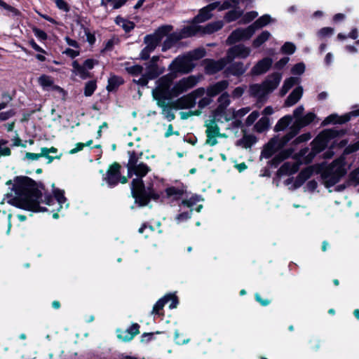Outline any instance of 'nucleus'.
<instances>
[{"label":"nucleus","instance_id":"obj_35","mask_svg":"<svg viewBox=\"0 0 359 359\" xmlns=\"http://www.w3.org/2000/svg\"><path fill=\"white\" fill-rule=\"evenodd\" d=\"M115 22L121 27L125 32H128L134 28V23L123 18L118 16L115 19Z\"/></svg>","mask_w":359,"mask_h":359},{"label":"nucleus","instance_id":"obj_38","mask_svg":"<svg viewBox=\"0 0 359 359\" xmlns=\"http://www.w3.org/2000/svg\"><path fill=\"white\" fill-rule=\"evenodd\" d=\"M287 157L288 155L285 152H280L275 155L271 160L269 161V164L272 168H277Z\"/></svg>","mask_w":359,"mask_h":359},{"label":"nucleus","instance_id":"obj_4","mask_svg":"<svg viewBox=\"0 0 359 359\" xmlns=\"http://www.w3.org/2000/svg\"><path fill=\"white\" fill-rule=\"evenodd\" d=\"M247 39V32L245 29H236L229 36L226 43L229 45L238 43L227 53V62H231L236 57H245L247 52L244 42Z\"/></svg>","mask_w":359,"mask_h":359},{"label":"nucleus","instance_id":"obj_49","mask_svg":"<svg viewBox=\"0 0 359 359\" xmlns=\"http://www.w3.org/2000/svg\"><path fill=\"white\" fill-rule=\"evenodd\" d=\"M359 150V140L346 146L344 150V155H349Z\"/></svg>","mask_w":359,"mask_h":359},{"label":"nucleus","instance_id":"obj_5","mask_svg":"<svg viewBox=\"0 0 359 359\" xmlns=\"http://www.w3.org/2000/svg\"><path fill=\"white\" fill-rule=\"evenodd\" d=\"M338 160H334L330 165H318L316 173H320L326 188L334 186L346 174V170L343 166H339L336 169L334 166Z\"/></svg>","mask_w":359,"mask_h":359},{"label":"nucleus","instance_id":"obj_14","mask_svg":"<svg viewBox=\"0 0 359 359\" xmlns=\"http://www.w3.org/2000/svg\"><path fill=\"white\" fill-rule=\"evenodd\" d=\"M46 203L49 205H53L55 204H57L56 208H53L50 212H59L60 210H62L64 206L67 209L69 206V204L67 203V199L64 196V192L59 189H55L54 191V198L51 196H46Z\"/></svg>","mask_w":359,"mask_h":359},{"label":"nucleus","instance_id":"obj_55","mask_svg":"<svg viewBox=\"0 0 359 359\" xmlns=\"http://www.w3.org/2000/svg\"><path fill=\"white\" fill-rule=\"evenodd\" d=\"M92 143H93L92 140H89L85 144L81 143V142L77 143L76 144L75 147L70 150L69 154H76V153L83 150L85 147L90 146L92 144Z\"/></svg>","mask_w":359,"mask_h":359},{"label":"nucleus","instance_id":"obj_2","mask_svg":"<svg viewBox=\"0 0 359 359\" xmlns=\"http://www.w3.org/2000/svg\"><path fill=\"white\" fill-rule=\"evenodd\" d=\"M14 189L17 196L12 199V205L28 211H46V208L39 205L41 194L31 178L17 177L14 180Z\"/></svg>","mask_w":359,"mask_h":359},{"label":"nucleus","instance_id":"obj_45","mask_svg":"<svg viewBox=\"0 0 359 359\" xmlns=\"http://www.w3.org/2000/svg\"><path fill=\"white\" fill-rule=\"evenodd\" d=\"M8 141L6 140H0V158L1 156H9L11 154V149L6 147Z\"/></svg>","mask_w":359,"mask_h":359},{"label":"nucleus","instance_id":"obj_32","mask_svg":"<svg viewBox=\"0 0 359 359\" xmlns=\"http://www.w3.org/2000/svg\"><path fill=\"white\" fill-rule=\"evenodd\" d=\"M292 116L291 115H285L280 118L274 127L275 132H279L286 129L292 123Z\"/></svg>","mask_w":359,"mask_h":359},{"label":"nucleus","instance_id":"obj_47","mask_svg":"<svg viewBox=\"0 0 359 359\" xmlns=\"http://www.w3.org/2000/svg\"><path fill=\"white\" fill-rule=\"evenodd\" d=\"M96 82L90 81L86 83L84 88V94L86 96H90L93 94L96 89Z\"/></svg>","mask_w":359,"mask_h":359},{"label":"nucleus","instance_id":"obj_28","mask_svg":"<svg viewBox=\"0 0 359 359\" xmlns=\"http://www.w3.org/2000/svg\"><path fill=\"white\" fill-rule=\"evenodd\" d=\"M174 104L180 109L191 108L194 106V99L191 95H189L178 99Z\"/></svg>","mask_w":359,"mask_h":359},{"label":"nucleus","instance_id":"obj_18","mask_svg":"<svg viewBox=\"0 0 359 359\" xmlns=\"http://www.w3.org/2000/svg\"><path fill=\"white\" fill-rule=\"evenodd\" d=\"M273 60L269 57H264L259 60L257 63L252 68V75H261L268 72L271 67Z\"/></svg>","mask_w":359,"mask_h":359},{"label":"nucleus","instance_id":"obj_42","mask_svg":"<svg viewBox=\"0 0 359 359\" xmlns=\"http://www.w3.org/2000/svg\"><path fill=\"white\" fill-rule=\"evenodd\" d=\"M205 51L203 48H198L187 53L191 61L199 60L205 56Z\"/></svg>","mask_w":359,"mask_h":359},{"label":"nucleus","instance_id":"obj_64","mask_svg":"<svg viewBox=\"0 0 359 359\" xmlns=\"http://www.w3.org/2000/svg\"><path fill=\"white\" fill-rule=\"evenodd\" d=\"M56 6L61 11L67 12L69 10V7L66 1L64 0H55Z\"/></svg>","mask_w":359,"mask_h":359},{"label":"nucleus","instance_id":"obj_36","mask_svg":"<svg viewBox=\"0 0 359 359\" xmlns=\"http://www.w3.org/2000/svg\"><path fill=\"white\" fill-rule=\"evenodd\" d=\"M316 115L313 112H308L306 115L302 116L300 119H297L298 125L301 128L309 126L314 121Z\"/></svg>","mask_w":359,"mask_h":359},{"label":"nucleus","instance_id":"obj_59","mask_svg":"<svg viewBox=\"0 0 359 359\" xmlns=\"http://www.w3.org/2000/svg\"><path fill=\"white\" fill-rule=\"evenodd\" d=\"M288 57H283L274 64V69L277 70H282L289 62Z\"/></svg>","mask_w":359,"mask_h":359},{"label":"nucleus","instance_id":"obj_12","mask_svg":"<svg viewBox=\"0 0 359 359\" xmlns=\"http://www.w3.org/2000/svg\"><path fill=\"white\" fill-rule=\"evenodd\" d=\"M229 7L230 4L228 1L224 2L222 5L217 2L210 4L201 10L199 14L195 18V21L196 22L206 21L211 18V11L215 8H218L219 11H223L229 8Z\"/></svg>","mask_w":359,"mask_h":359},{"label":"nucleus","instance_id":"obj_16","mask_svg":"<svg viewBox=\"0 0 359 359\" xmlns=\"http://www.w3.org/2000/svg\"><path fill=\"white\" fill-rule=\"evenodd\" d=\"M283 147L284 145H280L278 137L274 136L264 146L261 156L264 158H270L278 149Z\"/></svg>","mask_w":359,"mask_h":359},{"label":"nucleus","instance_id":"obj_10","mask_svg":"<svg viewBox=\"0 0 359 359\" xmlns=\"http://www.w3.org/2000/svg\"><path fill=\"white\" fill-rule=\"evenodd\" d=\"M120 168V165L117 163H114L109 166L106 177H104V180L109 186H115L119 182L122 184L127 182V178L126 177H121Z\"/></svg>","mask_w":359,"mask_h":359},{"label":"nucleus","instance_id":"obj_11","mask_svg":"<svg viewBox=\"0 0 359 359\" xmlns=\"http://www.w3.org/2000/svg\"><path fill=\"white\" fill-rule=\"evenodd\" d=\"M357 116H359V109L352 110L342 116H339L337 114H332L323 121L322 126H327L329 124H344L348 122L352 117Z\"/></svg>","mask_w":359,"mask_h":359},{"label":"nucleus","instance_id":"obj_54","mask_svg":"<svg viewBox=\"0 0 359 359\" xmlns=\"http://www.w3.org/2000/svg\"><path fill=\"white\" fill-rule=\"evenodd\" d=\"M192 210L179 214L176 216L175 219L177 224L185 222L191 218Z\"/></svg>","mask_w":359,"mask_h":359},{"label":"nucleus","instance_id":"obj_8","mask_svg":"<svg viewBox=\"0 0 359 359\" xmlns=\"http://www.w3.org/2000/svg\"><path fill=\"white\" fill-rule=\"evenodd\" d=\"M194 63L191 61L187 54L179 56L170 65L169 69L171 72L169 74H172L175 79L176 73L187 74L194 69Z\"/></svg>","mask_w":359,"mask_h":359},{"label":"nucleus","instance_id":"obj_63","mask_svg":"<svg viewBox=\"0 0 359 359\" xmlns=\"http://www.w3.org/2000/svg\"><path fill=\"white\" fill-rule=\"evenodd\" d=\"M199 198L198 196H192L188 200H183L182 203L188 207L191 208L193 205H194L198 201H199Z\"/></svg>","mask_w":359,"mask_h":359},{"label":"nucleus","instance_id":"obj_7","mask_svg":"<svg viewBox=\"0 0 359 359\" xmlns=\"http://www.w3.org/2000/svg\"><path fill=\"white\" fill-rule=\"evenodd\" d=\"M282 79V74L273 72L264 81L262 84H253L250 86L252 94L257 97H264L272 93L278 86Z\"/></svg>","mask_w":359,"mask_h":359},{"label":"nucleus","instance_id":"obj_1","mask_svg":"<svg viewBox=\"0 0 359 359\" xmlns=\"http://www.w3.org/2000/svg\"><path fill=\"white\" fill-rule=\"evenodd\" d=\"M200 79V76L191 75L180 79L172 86L174 76L166 74L156 81V87L152 90V95L154 99L157 101V104L162 108L163 115L168 121L175 118V114L172 109L165 105V100L177 97L194 88Z\"/></svg>","mask_w":359,"mask_h":359},{"label":"nucleus","instance_id":"obj_21","mask_svg":"<svg viewBox=\"0 0 359 359\" xmlns=\"http://www.w3.org/2000/svg\"><path fill=\"white\" fill-rule=\"evenodd\" d=\"M299 163L285 162L278 170V175H290L298 172L299 169Z\"/></svg>","mask_w":359,"mask_h":359},{"label":"nucleus","instance_id":"obj_33","mask_svg":"<svg viewBox=\"0 0 359 359\" xmlns=\"http://www.w3.org/2000/svg\"><path fill=\"white\" fill-rule=\"evenodd\" d=\"M317 154H318L314 150L311 149V151H309L308 147L301 149L299 152V155L304 158L305 164L311 163Z\"/></svg>","mask_w":359,"mask_h":359},{"label":"nucleus","instance_id":"obj_61","mask_svg":"<svg viewBox=\"0 0 359 359\" xmlns=\"http://www.w3.org/2000/svg\"><path fill=\"white\" fill-rule=\"evenodd\" d=\"M161 72H155V73H149L148 75V78H146L144 76H142L139 79L138 81H135L137 83L145 86L148 83V79H154V77L157 76Z\"/></svg>","mask_w":359,"mask_h":359},{"label":"nucleus","instance_id":"obj_29","mask_svg":"<svg viewBox=\"0 0 359 359\" xmlns=\"http://www.w3.org/2000/svg\"><path fill=\"white\" fill-rule=\"evenodd\" d=\"M271 34L267 30L262 31L253 41L252 43V46L254 48H258L261 47L266 41H267Z\"/></svg>","mask_w":359,"mask_h":359},{"label":"nucleus","instance_id":"obj_26","mask_svg":"<svg viewBox=\"0 0 359 359\" xmlns=\"http://www.w3.org/2000/svg\"><path fill=\"white\" fill-rule=\"evenodd\" d=\"M39 83L40 86L46 90L52 88L53 90H57L59 92H62V89L53 84V79L47 75H41L38 79Z\"/></svg>","mask_w":359,"mask_h":359},{"label":"nucleus","instance_id":"obj_44","mask_svg":"<svg viewBox=\"0 0 359 359\" xmlns=\"http://www.w3.org/2000/svg\"><path fill=\"white\" fill-rule=\"evenodd\" d=\"M281 53L286 55H292L296 50V46L292 42H285L280 48Z\"/></svg>","mask_w":359,"mask_h":359},{"label":"nucleus","instance_id":"obj_15","mask_svg":"<svg viewBox=\"0 0 359 359\" xmlns=\"http://www.w3.org/2000/svg\"><path fill=\"white\" fill-rule=\"evenodd\" d=\"M273 21L272 18L269 14H264L257 18L251 25H248V40L259 29L269 25Z\"/></svg>","mask_w":359,"mask_h":359},{"label":"nucleus","instance_id":"obj_58","mask_svg":"<svg viewBox=\"0 0 359 359\" xmlns=\"http://www.w3.org/2000/svg\"><path fill=\"white\" fill-rule=\"evenodd\" d=\"M127 72L134 76L140 75L142 72V67L140 65L130 66L126 68Z\"/></svg>","mask_w":359,"mask_h":359},{"label":"nucleus","instance_id":"obj_23","mask_svg":"<svg viewBox=\"0 0 359 359\" xmlns=\"http://www.w3.org/2000/svg\"><path fill=\"white\" fill-rule=\"evenodd\" d=\"M302 128L298 125V121H294L293 124L290 126V130L280 139H279L280 142V145H285L287 144L292 139L297 135Z\"/></svg>","mask_w":359,"mask_h":359},{"label":"nucleus","instance_id":"obj_41","mask_svg":"<svg viewBox=\"0 0 359 359\" xmlns=\"http://www.w3.org/2000/svg\"><path fill=\"white\" fill-rule=\"evenodd\" d=\"M348 185L355 184V185H359V168H355L350 172L347 180Z\"/></svg>","mask_w":359,"mask_h":359},{"label":"nucleus","instance_id":"obj_6","mask_svg":"<svg viewBox=\"0 0 359 359\" xmlns=\"http://www.w3.org/2000/svg\"><path fill=\"white\" fill-rule=\"evenodd\" d=\"M347 129H337L335 128L323 130L311 141V147L318 154L323 151L328 146L330 140L347 134Z\"/></svg>","mask_w":359,"mask_h":359},{"label":"nucleus","instance_id":"obj_50","mask_svg":"<svg viewBox=\"0 0 359 359\" xmlns=\"http://www.w3.org/2000/svg\"><path fill=\"white\" fill-rule=\"evenodd\" d=\"M305 68L304 62H298L292 67L291 73L294 75H302L304 72Z\"/></svg>","mask_w":359,"mask_h":359},{"label":"nucleus","instance_id":"obj_13","mask_svg":"<svg viewBox=\"0 0 359 359\" xmlns=\"http://www.w3.org/2000/svg\"><path fill=\"white\" fill-rule=\"evenodd\" d=\"M216 121L218 120L213 116V118L205 121V126L207 128L205 131L207 135L206 144L210 146L217 144V141L216 138L221 136L219 128L216 123Z\"/></svg>","mask_w":359,"mask_h":359},{"label":"nucleus","instance_id":"obj_43","mask_svg":"<svg viewBox=\"0 0 359 359\" xmlns=\"http://www.w3.org/2000/svg\"><path fill=\"white\" fill-rule=\"evenodd\" d=\"M334 34V28L330 27H323L317 32V36L320 39H323L326 37H330Z\"/></svg>","mask_w":359,"mask_h":359},{"label":"nucleus","instance_id":"obj_48","mask_svg":"<svg viewBox=\"0 0 359 359\" xmlns=\"http://www.w3.org/2000/svg\"><path fill=\"white\" fill-rule=\"evenodd\" d=\"M0 6L8 11V14L11 16H17L20 14V12L14 7L7 4L3 1H0Z\"/></svg>","mask_w":359,"mask_h":359},{"label":"nucleus","instance_id":"obj_20","mask_svg":"<svg viewBox=\"0 0 359 359\" xmlns=\"http://www.w3.org/2000/svg\"><path fill=\"white\" fill-rule=\"evenodd\" d=\"M178 36L177 39L190 37L198 34H201V26L198 25L196 23H193L184 27L180 32H177Z\"/></svg>","mask_w":359,"mask_h":359},{"label":"nucleus","instance_id":"obj_19","mask_svg":"<svg viewBox=\"0 0 359 359\" xmlns=\"http://www.w3.org/2000/svg\"><path fill=\"white\" fill-rule=\"evenodd\" d=\"M57 152V149L52 147L50 148L42 147L41 149V153L34 154L27 152L25 154V158L30 161H36L39 159L41 157H46L48 159V163H51L53 160V157L49 156L50 154H55Z\"/></svg>","mask_w":359,"mask_h":359},{"label":"nucleus","instance_id":"obj_24","mask_svg":"<svg viewBox=\"0 0 359 359\" xmlns=\"http://www.w3.org/2000/svg\"><path fill=\"white\" fill-rule=\"evenodd\" d=\"M226 63V62L224 59L218 61L208 60L205 64V71L210 74H215L221 70Z\"/></svg>","mask_w":359,"mask_h":359},{"label":"nucleus","instance_id":"obj_46","mask_svg":"<svg viewBox=\"0 0 359 359\" xmlns=\"http://www.w3.org/2000/svg\"><path fill=\"white\" fill-rule=\"evenodd\" d=\"M313 173V168L311 166L306 167L302 169L298 174L299 176L304 180L306 181L308 179L311 177V176Z\"/></svg>","mask_w":359,"mask_h":359},{"label":"nucleus","instance_id":"obj_40","mask_svg":"<svg viewBox=\"0 0 359 359\" xmlns=\"http://www.w3.org/2000/svg\"><path fill=\"white\" fill-rule=\"evenodd\" d=\"M177 36H178L177 32H175L168 36L166 40L163 43L162 50L165 51L166 50L171 48L177 41H179L180 39H176Z\"/></svg>","mask_w":359,"mask_h":359},{"label":"nucleus","instance_id":"obj_39","mask_svg":"<svg viewBox=\"0 0 359 359\" xmlns=\"http://www.w3.org/2000/svg\"><path fill=\"white\" fill-rule=\"evenodd\" d=\"M127 0H102L101 5L105 8L111 7L114 9H117L121 7Z\"/></svg>","mask_w":359,"mask_h":359},{"label":"nucleus","instance_id":"obj_57","mask_svg":"<svg viewBox=\"0 0 359 359\" xmlns=\"http://www.w3.org/2000/svg\"><path fill=\"white\" fill-rule=\"evenodd\" d=\"M166 194L169 196L179 198L183 194V191L175 187H169L166 189Z\"/></svg>","mask_w":359,"mask_h":359},{"label":"nucleus","instance_id":"obj_37","mask_svg":"<svg viewBox=\"0 0 359 359\" xmlns=\"http://www.w3.org/2000/svg\"><path fill=\"white\" fill-rule=\"evenodd\" d=\"M123 79L117 76H111L108 80V85L107 89L108 91H112L116 89L120 85L123 83Z\"/></svg>","mask_w":359,"mask_h":359},{"label":"nucleus","instance_id":"obj_31","mask_svg":"<svg viewBox=\"0 0 359 359\" xmlns=\"http://www.w3.org/2000/svg\"><path fill=\"white\" fill-rule=\"evenodd\" d=\"M223 27L222 21H217L208 24L204 27H201L202 34H210L218 30Z\"/></svg>","mask_w":359,"mask_h":359},{"label":"nucleus","instance_id":"obj_60","mask_svg":"<svg viewBox=\"0 0 359 359\" xmlns=\"http://www.w3.org/2000/svg\"><path fill=\"white\" fill-rule=\"evenodd\" d=\"M166 298V302L170 301L171 303L169 305L170 309H175L178 304V300L177 297L173 294H168L165 295Z\"/></svg>","mask_w":359,"mask_h":359},{"label":"nucleus","instance_id":"obj_53","mask_svg":"<svg viewBox=\"0 0 359 359\" xmlns=\"http://www.w3.org/2000/svg\"><path fill=\"white\" fill-rule=\"evenodd\" d=\"M336 143L337 140H334L330 144L329 149L323 154V158L324 159H330L334 156V152L333 149L336 148Z\"/></svg>","mask_w":359,"mask_h":359},{"label":"nucleus","instance_id":"obj_30","mask_svg":"<svg viewBox=\"0 0 359 359\" xmlns=\"http://www.w3.org/2000/svg\"><path fill=\"white\" fill-rule=\"evenodd\" d=\"M72 72L80 78L85 79L90 76L89 72L83 65H80L76 60L72 62Z\"/></svg>","mask_w":359,"mask_h":359},{"label":"nucleus","instance_id":"obj_34","mask_svg":"<svg viewBox=\"0 0 359 359\" xmlns=\"http://www.w3.org/2000/svg\"><path fill=\"white\" fill-rule=\"evenodd\" d=\"M269 126V118L267 116H263L255 124L254 129L257 133H262L268 130Z\"/></svg>","mask_w":359,"mask_h":359},{"label":"nucleus","instance_id":"obj_51","mask_svg":"<svg viewBox=\"0 0 359 359\" xmlns=\"http://www.w3.org/2000/svg\"><path fill=\"white\" fill-rule=\"evenodd\" d=\"M166 298L164 296L163 298L160 299L154 306L151 313L152 314H158L159 311L161 310L165 304H166Z\"/></svg>","mask_w":359,"mask_h":359},{"label":"nucleus","instance_id":"obj_3","mask_svg":"<svg viewBox=\"0 0 359 359\" xmlns=\"http://www.w3.org/2000/svg\"><path fill=\"white\" fill-rule=\"evenodd\" d=\"M128 154L129 160L127 164L128 175L130 177L133 175L137 177L132 181L131 191L133 196L140 205H146L149 198L144 195V185L142 177L150 171V168L146 164L139 163V159L142 155V151L134 150L128 151Z\"/></svg>","mask_w":359,"mask_h":359},{"label":"nucleus","instance_id":"obj_56","mask_svg":"<svg viewBox=\"0 0 359 359\" xmlns=\"http://www.w3.org/2000/svg\"><path fill=\"white\" fill-rule=\"evenodd\" d=\"M118 339H120L124 341H128L133 339V334H130L128 330H123V331H118Z\"/></svg>","mask_w":359,"mask_h":359},{"label":"nucleus","instance_id":"obj_17","mask_svg":"<svg viewBox=\"0 0 359 359\" xmlns=\"http://www.w3.org/2000/svg\"><path fill=\"white\" fill-rule=\"evenodd\" d=\"M219 105L217 108L214 111V117L217 118L218 121H221L223 118L225 120H227L226 117V108L230 104L229 95L228 93H225L220 95L218 98Z\"/></svg>","mask_w":359,"mask_h":359},{"label":"nucleus","instance_id":"obj_22","mask_svg":"<svg viewBox=\"0 0 359 359\" xmlns=\"http://www.w3.org/2000/svg\"><path fill=\"white\" fill-rule=\"evenodd\" d=\"M303 95V88L300 86L296 87L285 100V107H291L299 102Z\"/></svg>","mask_w":359,"mask_h":359},{"label":"nucleus","instance_id":"obj_52","mask_svg":"<svg viewBox=\"0 0 359 359\" xmlns=\"http://www.w3.org/2000/svg\"><path fill=\"white\" fill-rule=\"evenodd\" d=\"M241 15L240 10H233L228 12L225 15V19L227 22H231L236 20Z\"/></svg>","mask_w":359,"mask_h":359},{"label":"nucleus","instance_id":"obj_27","mask_svg":"<svg viewBox=\"0 0 359 359\" xmlns=\"http://www.w3.org/2000/svg\"><path fill=\"white\" fill-rule=\"evenodd\" d=\"M299 83V79L297 77L291 76L286 79L280 89L279 95L280 97L285 96L287 93L296 84Z\"/></svg>","mask_w":359,"mask_h":359},{"label":"nucleus","instance_id":"obj_62","mask_svg":"<svg viewBox=\"0 0 359 359\" xmlns=\"http://www.w3.org/2000/svg\"><path fill=\"white\" fill-rule=\"evenodd\" d=\"M311 137V135L309 133H305L297 137L296 139L294 140V142L295 144L306 142L308 140H309Z\"/></svg>","mask_w":359,"mask_h":359},{"label":"nucleus","instance_id":"obj_9","mask_svg":"<svg viewBox=\"0 0 359 359\" xmlns=\"http://www.w3.org/2000/svg\"><path fill=\"white\" fill-rule=\"evenodd\" d=\"M172 30V27L169 25L163 26L158 28L152 35H147L144 37L146 46L153 51L162 39L167 36Z\"/></svg>","mask_w":359,"mask_h":359},{"label":"nucleus","instance_id":"obj_25","mask_svg":"<svg viewBox=\"0 0 359 359\" xmlns=\"http://www.w3.org/2000/svg\"><path fill=\"white\" fill-rule=\"evenodd\" d=\"M228 86L229 83L226 81H219L208 88L207 95L210 97H215L227 88Z\"/></svg>","mask_w":359,"mask_h":359}]
</instances>
